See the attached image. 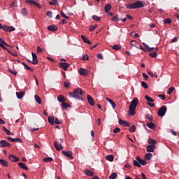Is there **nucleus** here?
<instances>
[{"instance_id":"obj_1","label":"nucleus","mask_w":179,"mask_h":179,"mask_svg":"<svg viewBox=\"0 0 179 179\" xmlns=\"http://www.w3.org/2000/svg\"><path fill=\"white\" fill-rule=\"evenodd\" d=\"M70 97L73 99H76L77 100H83L80 96H83V91L80 88H76L73 92H69Z\"/></svg>"},{"instance_id":"obj_2","label":"nucleus","mask_w":179,"mask_h":179,"mask_svg":"<svg viewBox=\"0 0 179 179\" xmlns=\"http://www.w3.org/2000/svg\"><path fill=\"white\" fill-rule=\"evenodd\" d=\"M138 104H139V100L138 99V98H134L131 101L129 107V113L130 114V115H135V110H136V106H138Z\"/></svg>"},{"instance_id":"obj_3","label":"nucleus","mask_w":179,"mask_h":179,"mask_svg":"<svg viewBox=\"0 0 179 179\" xmlns=\"http://www.w3.org/2000/svg\"><path fill=\"white\" fill-rule=\"evenodd\" d=\"M145 4L143 3V1H137L134 3L127 4L126 6V8H127V9H139L141 8H143Z\"/></svg>"},{"instance_id":"obj_4","label":"nucleus","mask_w":179,"mask_h":179,"mask_svg":"<svg viewBox=\"0 0 179 179\" xmlns=\"http://www.w3.org/2000/svg\"><path fill=\"white\" fill-rule=\"evenodd\" d=\"M134 166H136V167H141V166H146V164H148V162H146L145 159H141L139 156H137L136 157V160H134Z\"/></svg>"},{"instance_id":"obj_5","label":"nucleus","mask_w":179,"mask_h":179,"mask_svg":"<svg viewBox=\"0 0 179 179\" xmlns=\"http://www.w3.org/2000/svg\"><path fill=\"white\" fill-rule=\"evenodd\" d=\"M1 29L3 30V31H6L7 33H12V31H15V30H16V28L12 26L2 25Z\"/></svg>"},{"instance_id":"obj_6","label":"nucleus","mask_w":179,"mask_h":179,"mask_svg":"<svg viewBox=\"0 0 179 179\" xmlns=\"http://www.w3.org/2000/svg\"><path fill=\"white\" fill-rule=\"evenodd\" d=\"M166 112H167V106H163L158 110L159 117H164V115H166Z\"/></svg>"},{"instance_id":"obj_7","label":"nucleus","mask_w":179,"mask_h":179,"mask_svg":"<svg viewBox=\"0 0 179 179\" xmlns=\"http://www.w3.org/2000/svg\"><path fill=\"white\" fill-rule=\"evenodd\" d=\"M33 61L27 60L29 62H31L33 65H37L38 64V60L37 59V55L34 52H31Z\"/></svg>"},{"instance_id":"obj_8","label":"nucleus","mask_w":179,"mask_h":179,"mask_svg":"<svg viewBox=\"0 0 179 179\" xmlns=\"http://www.w3.org/2000/svg\"><path fill=\"white\" fill-rule=\"evenodd\" d=\"M59 66L60 68H62V69H64V71H68V68H69V66H71V64H69V63H66V62H60L59 64Z\"/></svg>"},{"instance_id":"obj_9","label":"nucleus","mask_w":179,"mask_h":179,"mask_svg":"<svg viewBox=\"0 0 179 179\" xmlns=\"http://www.w3.org/2000/svg\"><path fill=\"white\" fill-rule=\"evenodd\" d=\"M78 73H80L81 76H87V75H89V71L86 69L80 68Z\"/></svg>"},{"instance_id":"obj_10","label":"nucleus","mask_w":179,"mask_h":179,"mask_svg":"<svg viewBox=\"0 0 179 179\" xmlns=\"http://www.w3.org/2000/svg\"><path fill=\"white\" fill-rule=\"evenodd\" d=\"M10 146H12V145L5 140L0 141V148H10Z\"/></svg>"},{"instance_id":"obj_11","label":"nucleus","mask_w":179,"mask_h":179,"mask_svg":"<svg viewBox=\"0 0 179 179\" xmlns=\"http://www.w3.org/2000/svg\"><path fill=\"white\" fill-rule=\"evenodd\" d=\"M155 149H156V145H148L146 147V152H155Z\"/></svg>"},{"instance_id":"obj_12","label":"nucleus","mask_w":179,"mask_h":179,"mask_svg":"<svg viewBox=\"0 0 179 179\" xmlns=\"http://www.w3.org/2000/svg\"><path fill=\"white\" fill-rule=\"evenodd\" d=\"M62 155H64V156H66V157H69V159H73L72 152L71 151H62Z\"/></svg>"},{"instance_id":"obj_13","label":"nucleus","mask_w":179,"mask_h":179,"mask_svg":"<svg viewBox=\"0 0 179 179\" xmlns=\"http://www.w3.org/2000/svg\"><path fill=\"white\" fill-rule=\"evenodd\" d=\"M119 124L120 125H122L123 127H130L131 124L126 120H122L121 119H119Z\"/></svg>"},{"instance_id":"obj_14","label":"nucleus","mask_w":179,"mask_h":179,"mask_svg":"<svg viewBox=\"0 0 179 179\" xmlns=\"http://www.w3.org/2000/svg\"><path fill=\"white\" fill-rule=\"evenodd\" d=\"M54 146L56 149V150H62L64 149V147L61 144H58V142L55 141L54 142Z\"/></svg>"},{"instance_id":"obj_15","label":"nucleus","mask_w":179,"mask_h":179,"mask_svg":"<svg viewBox=\"0 0 179 179\" xmlns=\"http://www.w3.org/2000/svg\"><path fill=\"white\" fill-rule=\"evenodd\" d=\"M87 99L89 104L92 106V107H93V106H94V101L93 100V98L92 97V96L87 95Z\"/></svg>"},{"instance_id":"obj_16","label":"nucleus","mask_w":179,"mask_h":179,"mask_svg":"<svg viewBox=\"0 0 179 179\" xmlns=\"http://www.w3.org/2000/svg\"><path fill=\"white\" fill-rule=\"evenodd\" d=\"M48 30H49V31H57V30H58V27L55 25H50L48 27Z\"/></svg>"},{"instance_id":"obj_17","label":"nucleus","mask_w":179,"mask_h":179,"mask_svg":"<svg viewBox=\"0 0 179 179\" xmlns=\"http://www.w3.org/2000/svg\"><path fill=\"white\" fill-rule=\"evenodd\" d=\"M81 38L84 43H86L87 44H89V45H92V41H90L85 35H81Z\"/></svg>"},{"instance_id":"obj_18","label":"nucleus","mask_w":179,"mask_h":179,"mask_svg":"<svg viewBox=\"0 0 179 179\" xmlns=\"http://www.w3.org/2000/svg\"><path fill=\"white\" fill-rule=\"evenodd\" d=\"M8 158L11 162H19V157L16 155H10Z\"/></svg>"},{"instance_id":"obj_19","label":"nucleus","mask_w":179,"mask_h":179,"mask_svg":"<svg viewBox=\"0 0 179 179\" xmlns=\"http://www.w3.org/2000/svg\"><path fill=\"white\" fill-rule=\"evenodd\" d=\"M84 172L85 174L87 175L88 177H93L94 176V173H93V172L89 169H85Z\"/></svg>"},{"instance_id":"obj_20","label":"nucleus","mask_w":179,"mask_h":179,"mask_svg":"<svg viewBox=\"0 0 179 179\" xmlns=\"http://www.w3.org/2000/svg\"><path fill=\"white\" fill-rule=\"evenodd\" d=\"M22 64L24 66V68L27 70V71H31V72H34V69L29 66L27 64H26V63L24 62H21Z\"/></svg>"},{"instance_id":"obj_21","label":"nucleus","mask_w":179,"mask_h":179,"mask_svg":"<svg viewBox=\"0 0 179 179\" xmlns=\"http://www.w3.org/2000/svg\"><path fill=\"white\" fill-rule=\"evenodd\" d=\"M57 100L59 103H65V97L62 95H59L57 96Z\"/></svg>"},{"instance_id":"obj_22","label":"nucleus","mask_w":179,"mask_h":179,"mask_svg":"<svg viewBox=\"0 0 179 179\" xmlns=\"http://www.w3.org/2000/svg\"><path fill=\"white\" fill-rule=\"evenodd\" d=\"M18 166L22 169L23 170H29V168H27V166H26V164H24V163L23 162H19L18 163Z\"/></svg>"},{"instance_id":"obj_23","label":"nucleus","mask_w":179,"mask_h":179,"mask_svg":"<svg viewBox=\"0 0 179 179\" xmlns=\"http://www.w3.org/2000/svg\"><path fill=\"white\" fill-rule=\"evenodd\" d=\"M16 96L19 99H23V96H24V92H16Z\"/></svg>"},{"instance_id":"obj_24","label":"nucleus","mask_w":179,"mask_h":179,"mask_svg":"<svg viewBox=\"0 0 179 179\" xmlns=\"http://www.w3.org/2000/svg\"><path fill=\"white\" fill-rule=\"evenodd\" d=\"M147 127L150 129H155V128H156V124L152 122H148L147 123Z\"/></svg>"},{"instance_id":"obj_25","label":"nucleus","mask_w":179,"mask_h":179,"mask_svg":"<svg viewBox=\"0 0 179 179\" xmlns=\"http://www.w3.org/2000/svg\"><path fill=\"white\" fill-rule=\"evenodd\" d=\"M107 101L111 104L113 108H115V102L114 101L111 100L110 98H106Z\"/></svg>"},{"instance_id":"obj_26","label":"nucleus","mask_w":179,"mask_h":179,"mask_svg":"<svg viewBox=\"0 0 179 179\" xmlns=\"http://www.w3.org/2000/svg\"><path fill=\"white\" fill-rule=\"evenodd\" d=\"M153 157V155L152 153H147L145 155V160H150Z\"/></svg>"},{"instance_id":"obj_27","label":"nucleus","mask_w":179,"mask_h":179,"mask_svg":"<svg viewBox=\"0 0 179 179\" xmlns=\"http://www.w3.org/2000/svg\"><path fill=\"white\" fill-rule=\"evenodd\" d=\"M3 131L6 134V135H13V133L10 132V131L8 130L6 127H2Z\"/></svg>"},{"instance_id":"obj_28","label":"nucleus","mask_w":179,"mask_h":179,"mask_svg":"<svg viewBox=\"0 0 179 179\" xmlns=\"http://www.w3.org/2000/svg\"><path fill=\"white\" fill-rule=\"evenodd\" d=\"M155 50V48H150L149 46H146V49H144V52H152Z\"/></svg>"},{"instance_id":"obj_29","label":"nucleus","mask_w":179,"mask_h":179,"mask_svg":"<svg viewBox=\"0 0 179 179\" xmlns=\"http://www.w3.org/2000/svg\"><path fill=\"white\" fill-rule=\"evenodd\" d=\"M145 100H147V101H148V103H154L155 100H153V99H152L150 96L145 95Z\"/></svg>"},{"instance_id":"obj_30","label":"nucleus","mask_w":179,"mask_h":179,"mask_svg":"<svg viewBox=\"0 0 179 179\" xmlns=\"http://www.w3.org/2000/svg\"><path fill=\"white\" fill-rule=\"evenodd\" d=\"M110 10H111V4H107L105 6V12L106 13H108V12H110Z\"/></svg>"},{"instance_id":"obj_31","label":"nucleus","mask_w":179,"mask_h":179,"mask_svg":"<svg viewBox=\"0 0 179 179\" xmlns=\"http://www.w3.org/2000/svg\"><path fill=\"white\" fill-rule=\"evenodd\" d=\"M0 164H2L4 167H8V162L5 159H0Z\"/></svg>"},{"instance_id":"obj_32","label":"nucleus","mask_w":179,"mask_h":179,"mask_svg":"<svg viewBox=\"0 0 179 179\" xmlns=\"http://www.w3.org/2000/svg\"><path fill=\"white\" fill-rule=\"evenodd\" d=\"M106 160H108V162H113L114 161V156L109 155L106 157Z\"/></svg>"},{"instance_id":"obj_33","label":"nucleus","mask_w":179,"mask_h":179,"mask_svg":"<svg viewBox=\"0 0 179 179\" xmlns=\"http://www.w3.org/2000/svg\"><path fill=\"white\" fill-rule=\"evenodd\" d=\"M62 107L63 110H66V108H67L68 107H71V105H70V104H68V103H65V102H63V103H62Z\"/></svg>"},{"instance_id":"obj_34","label":"nucleus","mask_w":179,"mask_h":179,"mask_svg":"<svg viewBox=\"0 0 179 179\" xmlns=\"http://www.w3.org/2000/svg\"><path fill=\"white\" fill-rule=\"evenodd\" d=\"M34 97L36 103H38V104H41V99L40 96L38 95H35Z\"/></svg>"},{"instance_id":"obj_35","label":"nucleus","mask_w":179,"mask_h":179,"mask_svg":"<svg viewBox=\"0 0 179 179\" xmlns=\"http://www.w3.org/2000/svg\"><path fill=\"white\" fill-rule=\"evenodd\" d=\"M43 162H45V163H50V162H52V157H45L43 159Z\"/></svg>"},{"instance_id":"obj_36","label":"nucleus","mask_w":179,"mask_h":179,"mask_svg":"<svg viewBox=\"0 0 179 179\" xmlns=\"http://www.w3.org/2000/svg\"><path fill=\"white\" fill-rule=\"evenodd\" d=\"M111 20L112 22H114V21L120 22L121 21V19L118 18V15H116L111 18Z\"/></svg>"},{"instance_id":"obj_37","label":"nucleus","mask_w":179,"mask_h":179,"mask_svg":"<svg viewBox=\"0 0 179 179\" xmlns=\"http://www.w3.org/2000/svg\"><path fill=\"white\" fill-rule=\"evenodd\" d=\"M148 143H149L150 145H156L157 142L155 139L149 138Z\"/></svg>"},{"instance_id":"obj_38","label":"nucleus","mask_w":179,"mask_h":179,"mask_svg":"<svg viewBox=\"0 0 179 179\" xmlns=\"http://www.w3.org/2000/svg\"><path fill=\"white\" fill-rule=\"evenodd\" d=\"M129 132H135L136 131V126L134 124L131 125L130 128L129 129Z\"/></svg>"},{"instance_id":"obj_39","label":"nucleus","mask_w":179,"mask_h":179,"mask_svg":"<svg viewBox=\"0 0 179 179\" xmlns=\"http://www.w3.org/2000/svg\"><path fill=\"white\" fill-rule=\"evenodd\" d=\"M48 122L51 124V125H54L55 119L54 117H51V116H49L48 117Z\"/></svg>"},{"instance_id":"obj_40","label":"nucleus","mask_w":179,"mask_h":179,"mask_svg":"<svg viewBox=\"0 0 179 179\" xmlns=\"http://www.w3.org/2000/svg\"><path fill=\"white\" fill-rule=\"evenodd\" d=\"M92 19L96 22H100V20H101V18L97 15H92Z\"/></svg>"},{"instance_id":"obj_41","label":"nucleus","mask_w":179,"mask_h":179,"mask_svg":"<svg viewBox=\"0 0 179 179\" xmlns=\"http://www.w3.org/2000/svg\"><path fill=\"white\" fill-rule=\"evenodd\" d=\"M117 178V173L113 172L111 173V175L109 176V179H115Z\"/></svg>"},{"instance_id":"obj_42","label":"nucleus","mask_w":179,"mask_h":179,"mask_svg":"<svg viewBox=\"0 0 179 179\" xmlns=\"http://www.w3.org/2000/svg\"><path fill=\"white\" fill-rule=\"evenodd\" d=\"M149 56L151 58H156V57H157V52H151L149 54Z\"/></svg>"},{"instance_id":"obj_43","label":"nucleus","mask_w":179,"mask_h":179,"mask_svg":"<svg viewBox=\"0 0 179 179\" xmlns=\"http://www.w3.org/2000/svg\"><path fill=\"white\" fill-rule=\"evenodd\" d=\"M26 2H27L28 3H29V5H33L34 6V5H36V3L37 1H34V0H27Z\"/></svg>"},{"instance_id":"obj_44","label":"nucleus","mask_w":179,"mask_h":179,"mask_svg":"<svg viewBox=\"0 0 179 179\" xmlns=\"http://www.w3.org/2000/svg\"><path fill=\"white\" fill-rule=\"evenodd\" d=\"M148 73L152 78H157V73H153V72H152V71H148Z\"/></svg>"},{"instance_id":"obj_45","label":"nucleus","mask_w":179,"mask_h":179,"mask_svg":"<svg viewBox=\"0 0 179 179\" xmlns=\"http://www.w3.org/2000/svg\"><path fill=\"white\" fill-rule=\"evenodd\" d=\"M112 48L115 51H118V50H121V47L118 45H114Z\"/></svg>"},{"instance_id":"obj_46","label":"nucleus","mask_w":179,"mask_h":179,"mask_svg":"<svg viewBox=\"0 0 179 179\" xmlns=\"http://www.w3.org/2000/svg\"><path fill=\"white\" fill-rule=\"evenodd\" d=\"M174 92V87H171L169 88V90L167 91V94H171Z\"/></svg>"},{"instance_id":"obj_47","label":"nucleus","mask_w":179,"mask_h":179,"mask_svg":"<svg viewBox=\"0 0 179 179\" xmlns=\"http://www.w3.org/2000/svg\"><path fill=\"white\" fill-rule=\"evenodd\" d=\"M8 72H10V73H11L12 75H14L15 76L17 75V71H15L9 68H8Z\"/></svg>"},{"instance_id":"obj_48","label":"nucleus","mask_w":179,"mask_h":179,"mask_svg":"<svg viewBox=\"0 0 179 179\" xmlns=\"http://www.w3.org/2000/svg\"><path fill=\"white\" fill-rule=\"evenodd\" d=\"M130 44L131 47H136V48H138V47L136 46L138 42H136V41H131Z\"/></svg>"},{"instance_id":"obj_49","label":"nucleus","mask_w":179,"mask_h":179,"mask_svg":"<svg viewBox=\"0 0 179 179\" xmlns=\"http://www.w3.org/2000/svg\"><path fill=\"white\" fill-rule=\"evenodd\" d=\"M22 15H23V16H27V10L25 8L22 9Z\"/></svg>"},{"instance_id":"obj_50","label":"nucleus","mask_w":179,"mask_h":179,"mask_svg":"<svg viewBox=\"0 0 179 179\" xmlns=\"http://www.w3.org/2000/svg\"><path fill=\"white\" fill-rule=\"evenodd\" d=\"M95 29H97V24L91 25L90 27V31H93Z\"/></svg>"},{"instance_id":"obj_51","label":"nucleus","mask_w":179,"mask_h":179,"mask_svg":"<svg viewBox=\"0 0 179 179\" xmlns=\"http://www.w3.org/2000/svg\"><path fill=\"white\" fill-rule=\"evenodd\" d=\"M141 86L144 89H148V84L146 83H145V81L141 82Z\"/></svg>"},{"instance_id":"obj_52","label":"nucleus","mask_w":179,"mask_h":179,"mask_svg":"<svg viewBox=\"0 0 179 179\" xmlns=\"http://www.w3.org/2000/svg\"><path fill=\"white\" fill-rule=\"evenodd\" d=\"M83 61H89V55H83Z\"/></svg>"},{"instance_id":"obj_53","label":"nucleus","mask_w":179,"mask_h":179,"mask_svg":"<svg viewBox=\"0 0 179 179\" xmlns=\"http://www.w3.org/2000/svg\"><path fill=\"white\" fill-rule=\"evenodd\" d=\"M119 132H121V129H120V127H116L115 129H113L114 134H118Z\"/></svg>"},{"instance_id":"obj_54","label":"nucleus","mask_w":179,"mask_h":179,"mask_svg":"<svg viewBox=\"0 0 179 179\" xmlns=\"http://www.w3.org/2000/svg\"><path fill=\"white\" fill-rule=\"evenodd\" d=\"M46 16H48V17H49L50 19H51V17H52V12L51 11H48L46 13Z\"/></svg>"},{"instance_id":"obj_55","label":"nucleus","mask_w":179,"mask_h":179,"mask_svg":"<svg viewBox=\"0 0 179 179\" xmlns=\"http://www.w3.org/2000/svg\"><path fill=\"white\" fill-rule=\"evenodd\" d=\"M64 87H66V89H68V87H69V86H71V83H66V81H64Z\"/></svg>"},{"instance_id":"obj_56","label":"nucleus","mask_w":179,"mask_h":179,"mask_svg":"<svg viewBox=\"0 0 179 179\" xmlns=\"http://www.w3.org/2000/svg\"><path fill=\"white\" fill-rule=\"evenodd\" d=\"M60 15H61V16H62V17H64V19H69V17H68L66 15H65L64 13L62 11L60 12Z\"/></svg>"},{"instance_id":"obj_57","label":"nucleus","mask_w":179,"mask_h":179,"mask_svg":"<svg viewBox=\"0 0 179 179\" xmlns=\"http://www.w3.org/2000/svg\"><path fill=\"white\" fill-rule=\"evenodd\" d=\"M158 97L161 99V100H166V95L164 94H159Z\"/></svg>"},{"instance_id":"obj_58","label":"nucleus","mask_w":179,"mask_h":179,"mask_svg":"<svg viewBox=\"0 0 179 179\" xmlns=\"http://www.w3.org/2000/svg\"><path fill=\"white\" fill-rule=\"evenodd\" d=\"M164 23H166V24H170V23H171V19H169V18L165 19Z\"/></svg>"},{"instance_id":"obj_59","label":"nucleus","mask_w":179,"mask_h":179,"mask_svg":"<svg viewBox=\"0 0 179 179\" xmlns=\"http://www.w3.org/2000/svg\"><path fill=\"white\" fill-rule=\"evenodd\" d=\"M36 51L38 54H41V52H43V49L40 48V46H38Z\"/></svg>"},{"instance_id":"obj_60","label":"nucleus","mask_w":179,"mask_h":179,"mask_svg":"<svg viewBox=\"0 0 179 179\" xmlns=\"http://www.w3.org/2000/svg\"><path fill=\"white\" fill-rule=\"evenodd\" d=\"M142 76H143V78L145 79V80H148V79H149V76H148L145 73H143Z\"/></svg>"},{"instance_id":"obj_61","label":"nucleus","mask_w":179,"mask_h":179,"mask_svg":"<svg viewBox=\"0 0 179 179\" xmlns=\"http://www.w3.org/2000/svg\"><path fill=\"white\" fill-rule=\"evenodd\" d=\"M145 117L147 118V120H149V121H153V117H152L151 115H146Z\"/></svg>"},{"instance_id":"obj_62","label":"nucleus","mask_w":179,"mask_h":179,"mask_svg":"<svg viewBox=\"0 0 179 179\" xmlns=\"http://www.w3.org/2000/svg\"><path fill=\"white\" fill-rule=\"evenodd\" d=\"M55 124H62V122L59 121L57 117L55 119Z\"/></svg>"},{"instance_id":"obj_63","label":"nucleus","mask_w":179,"mask_h":179,"mask_svg":"<svg viewBox=\"0 0 179 179\" xmlns=\"http://www.w3.org/2000/svg\"><path fill=\"white\" fill-rule=\"evenodd\" d=\"M13 142H20L22 143V142H23V141L20 138H14V141H13Z\"/></svg>"},{"instance_id":"obj_64","label":"nucleus","mask_w":179,"mask_h":179,"mask_svg":"<svg viewBox=\"0 0 179 179\" xmlns=\"http://www.w3.org/2000/svg\"><path fill=\"white\" fill-rule=\"evenodd\" d=\"M97 58H98V59H103V55H101V53H99L98 55H97Z\"/></svg>"}]
</instances>
